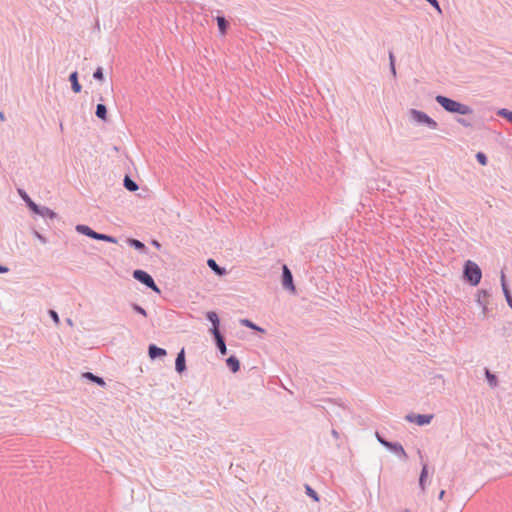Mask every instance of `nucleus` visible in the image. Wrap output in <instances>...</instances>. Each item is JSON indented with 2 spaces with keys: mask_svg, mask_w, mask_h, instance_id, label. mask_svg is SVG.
<instances>
[{
  "mask_svg": "<svg viewBox=\"0 0 512 512\" xmlns=\"http://www.w3.org/2000/svg\"><path fill=\"white\" fill-rule=\"evenodd\" d=\"M407 120L413 127L426 130L438 129V123L432 117H430L427 113L415 108H410L407 111Z\"/></svg>",
  "mask_w": 512,
  "mask_h": 512,
  "instance_id": "f257e3e1",
  "label": "nucleus"
},
{
  "mask_svg": "<svg viewBox=\"0 0 512 512\" xmlns=\"http://www.w3.org/2000/svg\"><path fill=\"white\" fill-rule=\"evenodd\" d=\"M437 102L448 112L461 115L472 114L473 110L468 105L462 104L452 98H435Z\"/></svg>",
  "mask_w": 512,
  "mask_h": 512,
  "instance_id": "f03ea898",
  "label": "nucleus"
},
{
  "mask_svg": "<svg viewBox=\"0 0 512 512\" xmlns=\"http://www.w3.org/2000/svg\"><path fill=\"white\" fill-rule=\"evenodd\" d=\"M463 277L472 286H477L482 278L480 267L473 261L467 260L464 264Z\"/></svg>",
  "mask_w": 512,
  "mask_h": 512,
  "instance_id": "7ed1b4c3",
  "label": "nucleus"
},
{
  "mask_svg": "<svg viewBox=\"0 0 512 512\" xmlns=\"http://www.w3.org/2000/svg\"><path fill=\"white\" fill-rule=\"evenodd\" d=\"M133 277L141 284L145 285L147 288L151 289L156 293H160V289L155 283L153 277L146 271L141 269H136L133 271Z\"/></svg>",
  "mask_w": 512,
  "mask_h": 512,
  "instance_id": "20e7f679",
  "label": "nucleus"
},
{
  "mask_svg": "<svg viewBox=\"0 0 512 512\" xmlns=\"http://www.w3.org/2000/svg\"><path fill=\"white\" fill-rule=\"evenodd\" d=\"M282 286L291 293L296 292L292 272L285 264L282 266Z\"/></svg>",
  "mask_w": 512,
  "mask_h": 512,
  "instance_id": "39448f33",
  "label": "nucleus"
},
{
  "mask_svg": "<svg viewBox=\"0 0 512 512\" xmlns=\"http://www.w3.org/2000/svg\"><path fill=\"white\" fill-rule=\"evenodd\" d=\"M382 446H384L387 450L395 454L401 460H407L408 456L405 452L403 446L399 442H382Z\"/></svg>",
  "mask_w": 512,
  "mask_h": 512,
  "instance_id": "423d86ee",
  "label": "nucleus"
},
{
  "mask_svg": "<svg viewBox=\"0 0 512 512\" xmlns=\"http://www.w3.org/2000/svg\"><path fill=\"white\" fill-rule=\"evenodd\" d=\"M405 419L408 422L416 423L419 426H424V425H428V424L431 423V421L433 419V415L432 414H414V413H410V414L405 416Z\"/></svg>",
  "mask_w": 512,
  "mask_h": 512,
  "instance_id": "0eeeda50",
  "label": "nucleus"
},
{
  "mask_svg": "<svg viewBox=\"0 0 512 512\" xmlns=\"http://www.w3.org/2000/svg\"><path fill=\"white\" fill-rule=\"evenodd\" d=\"M175 370L181 374L183 373L185 370H186V359H185V351H184V348H182L177 356H176V360H175Z\"/></svg>",
  "mask_w": 512,
  "mask_h": 512,
  "instance_id": "6e6552de",
  "label": "nucleus"
},
{
  "mask_svg": "<svg viewBox=\"0 0 512 512\" xmlns=\"http://www.w3.org/2000/svg\"><path fill=\"white\" fill-rule=\"evenodd\" d=\"M500 280H501V287H502L503 294L505 296V300H506L508 306L512 309V294L507 285L506 277H505V274L503 271H501Z\"/></svg>",
  "mask_w": 512,
  "mask_h": 512,
  "instance_id": "1a4fd4ad",
  "label": "nucleus"
},
{
  "mask_svg": "<svg viewBox=\"0 0 512 512\" xmlns=\"http://www.w3.org/2000/svg\"><path fill=\"white\" fill-rule=\"evenodd\" d=\"M488 296H489L488 291L484 290V289L478 291V293H477L476 303L481 307L483 315H486V313L488 311L487 302H486V298Z\"/></svg>",
  "mask_w": 512,
  "mask_h": 512,
  "instance_id": "9d476101",
  "label": "nucleus"
},
{
  "mask_svg": "<svg viewBox=\"0 0 512 512\" xmlns=\"http://www.w3.org/2000/svg\"><path fill=\"white\" fill-rule=\"evenodd\" d=\"M212 335L215 340V345H216L217 349L219 350L220 354L226 355L227 347H226L224 336L221 334V332L212 333Z\"/></svg>",
  "mask_w": 512,
  "mask_h": 512,
  "instance_id": "9b49d317",
  "label": "nucleus"
},
{
  "mask_svg": "<svg viewBox=\"0 0 512 512\" xmlns=\"http://www.w3.org/2000/svg\"><path fill=\"white\" fill-rule=\"evenodd\" d=\"M206 319L211 322L212 328L210 329L211 333L220 332L219 326H220V319L216 312L209 311L206 314Z\"/></svg>",
  "mask_w": 512,
  "mask_h": 512,
  "instance_id": "f8f14e48",
  "label": "nucleus"
},
{
  "mask_svg": "<svg viewBox=\"0 0 512 512\" xmlns=\"http://www.w3.org/2000/svg\"><path fill=\"white\" fill-rule=\"evenodd\" d=\"M167 352L164 348H160L155 344H150L148 347V355L152 360L166 356Z\"/></svg>",
  "mask_w": 512,
  "mask_h": 512,
  "instance_id": "ddd939ff",
  "label": "nucleus"
},
{
  "mask_svg": "<svg viewBox=\"0 0 512 512\" xmlns=\"http://www.w3.org/2000/svg\"><path fill=\"white\" fill-rule=\"evenodd\" d=\"M35 214H38L44 218L54 219L57 217V214L51 210L50 208L46 206H40L38 205V209L36 211H33Z\"/></svg>",
  "mask_w": 512,
  "mask_h": 512,
  "instance_id": "4468645a",
  "label": "nucleus"
},
{
  "mask_svg": "<svg viewBox=\"0 0 512 512\" xmlns=\"http://www.w3.org/2000/svg\"><path fill=\"white\" fill-rule=\"evenodd\" d=\"M18 193L20 195V197L22 198V200L26 203V205L28 206V208L31 210V211H36V209H38V204H36L30 197L29 195L26 193L25 190L23 189H18Z\"/></svg>",
  "mask_w": 512,
  "mask_h": 512,
  "instance_id": "2eb2a0df",
  "label": "nucleus"
},
{
  "mask_svg": "<svg viewBox=\"0 0 512 512\" xmlns=\"http://www.w3.org/2000/svg\"><path fill=\"white\" fill-rule=\"evenodd\" d=\"M75 229L78 233L83 234L89 238H92V239L96 238L97 232L94 231L91 227H89L87 225L78 224Z\"/></svg>",
  "mask_w": 512,
  "mask_h": 512,
  "instance_id": "dca6fc26",
  "label": "nucleus"
},
{
  "mask_svg": "<svg viewBox=\"0 0 512 512\" xmlns=\"http://www.w3.org/2000/svg\"><path fill=\"white\" fill-rule=\"evenodd\" d=\"M208 267L218 276H223L227 273L224 267L219 266L216 261L212 258L207 260Z\"/></svg>",
  "mask_w": 512,
  "mask_h": 512,
  "instance_id": "f3484780",
  "label": "nucleus"
},
{
  "mask_svg": "<svg viewBox=\"0 0 512 512\" xmlns=\"http://www.w3.org/2000/svg\"><path fill=\"white\" fill-rule=\"evenodd\" d=\"M427 477H428V465L426 463H424L422 465V469H421L420 476H419V487H420L422 493H424L426 490Z\"/></svg>",
  "mask_w": 512,
  "mask_h": 512,
  "instance_id": "a211bd4d",
  "label": "nucleus"
},
{
  "mask_svg": "<svg viewBox=\"0 0 512 512\" xmlns=\"http://www.w3.org/2000/svg\"><path fill=\"white\" fill-rule=\"evenodd\" d=\"M69 81L71 82V88H72V91L75 93V94H78L81 92V89H82V86L81 84L79 83V80H78V73L77 71H74L70 74L69 76Z\"/></svg>",
  "mask_w": 512,
  "mask_h": 512,
  "instance_id": "6ab92c4d",
  "label": "nucleus"
},
{
  "mask_svg": "<svg viewBox=\"0 0 512 512\" xmlns=\"http://www.w3.org/2000/svg\"><path fill=\"white\" fill-rule=\"evenodd\" d=\"M82 377L87 380H90L93 383H96L97 385H99L101 387H104L106 385V382L102 377L97 376V375L93 374L92 372H85L82 374Z\"/></svg>",
  "mask_w": 512,
  "mask_h": 512,
  "instance_id": "aec40b11",
  "label": "nucleus"
},
{
  "mask_svg": "<svg viewBox=\"0 0 512 512\" xmlns=\"http://www.w3.org/2000/svg\"><path fill=\"white\" fill-rule=\"evenodd\" d=\"M226 364L233 373H236L240 370V361L234 355H231L226 359Z\"/></svg>",
  "mask_w": 512,
  "mask_h": 512,
  "instance_id": "412c9836",
  "label": "nucleus"
},
{
  "mask_svg": "<svg viewBox=\"0 0 512 512\" xmlns=\"http://www.w3.org/2000/svg\"><path fill=\"white\" fill-rule=\"evenodd\" d=\"M484 374H485L486 380L488 382V385L491 388H495L498 386L497 376L495 374H493L488 368L484 369Z\"/></svg>",
  "mask_w": 512,
  "mask_h": 512,
  "instance_id": "4be33fe9",
  "label": "nucleus"
},
{
  "mask_svg": "<svg viewBox=\"0 0 512 512\" xmlns=\"http://www.w3.org/2000/svg\"><path fill=\"white\" fill-rule=\"evenodd\" d=\"M216 21H217V24H218V28H219V31L222 35L226 34L227 32V29L229 27V22L225 19L224 16H220L218 15L216 17Z\"/></svg>",
  "mask_w": 512,
  "mask_h": 512,
  "instance_id": "5701e85b",
  "label": "nucleus"
},
{
  "mask_svg": "<svg viewBox=\"0 0 512 512\" xmlns=\"http://www.w3.org/2000/svg\"><path fill=\"white\" fill-rule=\"evenodd\" d=\"M95 114H96V116L99 119L105 121L106 118H107V107H106V105L103 104V103L97 104Z\"/></svg>",
  "mask_w": 512,
  "mask_h": 512,
  "instance_id": "b1692460",
  "label": "nucleus"
},
{
  "mask_svg": "<svg viewBox=\"0 0 512 512\" xmlns=\"http://www.w3.org/2000/svg\"><path fill=\"white\" fill-rule=\"evenodd\" d=\"M123 184L124 187L130 192H134L139 188L137 183L134 180H132L129 176H125Z\"/></svg>",
  "mask_w": 512,
  "mask_h": 512,
  "instance_id": "393cba45",
  "label": "nucleus"
},
{
  "mask_svg": "<svg viewBox=\"0 0 512 512\" xmlns=\"http://www.w3.org/2000/svg\"><path fill=\"white\" fill-rule=\"evenodd\" d=\"M129 246L133 247L135 250H138L140 252H145L146 246L143 242H141L138 239L130 238L128 239Z\"/></svg>",
  "mask_w": 512,
  "mask_h": 512,
  "instance_id": "a878e982",
  "label": "nucleus"
},
{
  "mask_svg": "<svg viewBox=\"0 0 512 512\" xmlns=\"http://www.w3.org/2000/svg\"><path fill=\"white\" fill-rule=\"evenodd\" d=\"M94 239L99 240V241L113 243V244L117 243V239L115 237L107 235V234L99 233V232H97L96 238H94Z\"/></svg>",
  "mask_w": 512,
  "mask_h": 512,
  "instance_id": "bb28decb",
  "label": "nucleus"
},
{
  "mask_svg": "<svg viewBox=\"0 0 512 512\" xmlns=\"http://www.w3.org/2000/svg\"><path fill=\"white\" fill-rule=\"evenodd\" d=\"M240 323L247 327V328H250L252 330H256V331H259V332H264V329H262L261 327H259L258 325H256L255 323H253L251 320L249 319H242L240 321Z\"/></svg>",
  "mask_w": 512,
  "mask_h": 512,
  "instance_id": "cd10ccee",
  "label": "nucleus"
},
{
  "mask_svg": "<svg viewBox=\"0 0 512 512\" xmlns=\"http://www.w3.org/2000/svg\"><path fill=\"white\" fill-rule=\"evenodd\" d=\"M305 493L307 494V496L312 498L314 501L319 502L318 493L308 484H305Z\"/></svg>",
  "mask_w": 512,
  "mask_h": 512,
  "instance_id": "c85d7f7f",
  "label": "nucleus"
},
{
  "mask_svg": "<svg viewBox=\"0 0 512 512\" xmlns=\"http://www.w3.org/2000/svg\"><path fill=\"white\" fill-rule=\"evenodd\" d=\"M497 114L503 118H505L507 121H509L510 123H512V111L506 109V108H501L498 110Z\"/></svg>",
  "mask_w": 512,
  "mask_h": 512,
  "instance_id": "c756f323",
  "label": "nucleus"
},
{
  "mask_svg": "<svg viewBox=\"0 0 512 512\" xmlns=\"http://www.w3.org/2000/svg\"><path fill=\"white\" fill-rule=\"evenodd\" d=\"M476 160H477V162H478L479 164H481V165H483V166H485V165L487 164V162H488L487 156H486V154H485V153H483V152H478V153L476 154Z\"/></svg>",
  "mask_w": 512,
  "mask_h": 512,
  "instance_id": "7c9ffc66",
  "label": "nucleus"
},
{
  "mask_svg": "<svg viewBox=\"0 0 512 512\" xmlns=\"http://www.w3.org/2000/svg\"><path fill=\"white\" fill-rule=\"evenodd\" d=\"M93 78L97 81H103L104 80V73H103V68L102 67H98L94 73H93Z\"/></svg>",
  "mask_w": 512,
  "mask_h": 512,
  "instance_id": "2f4dec72",
  "label": "nucleus"
},
{
  "mask_svg": "<svg viewBox=\"0 0 512 512\" xmlns=\"http://www.w3.org/2000/svg\"><path fill=\"white\" fill-rule=\"evenodd\" d=\"M131 307H132V309H133L136 313H138V314H140V315H142V316H144V317H146V316H147V312H146V310H145L143 307H141L140 305H138V304H136V303H132V304H131Z\"/></svg>",
  "mask_w": 512,
  "mask_h": 512,
  "instance_id": "473e14b6",
  "label": "nucleus"
},
{
  "mask_svg": "<svg viewBox=\"0 0 512 512\" xmlns=\"http://www.w3.org/2000/svg\"><path fill=\"white\" fill-rule=\"evenodd\" d=\"M456 121L464 127H472V122L467 118L458 117L456 118Z\"/></svg>",
  "mask_w": 512,
  "mask_h": 512,
  "instance_id": "72a5a7b5",
  "label": "nucleus"
},
{
  "mask_svg": "<svg viewBox=\"0 0 512 512\" xmlns=\"http://www.w3.org/2000/svg\"><path fill=\"white\" fill-rule=\"evenodd\" d=\"M48 314H49V316L51 317V319L53 320V322H54L55 324H57V325H58V324L60 323L59 315H58V313H57L55 310L50 309V310L48 311Z\"/></svg>",
  "mask_w": 512,
  "mask_h": 512,
  "instance_id": "f704fd0d",
  "label": "nucleus"
},
{
  "mask_svg": "<svg viewBox=\"0 0 512 512\" xmlns=\"http://www.w3.org/2000/svg\"><path fill=\"white\" fill-rule=\"evenodd\" d=\"M432 7H434L435 9H437L439 12H441V8H440V5H439V2L438 0H426Z\"/></svg>",
  "mask_w": 512,
  "mask_h": 512,
  "instance_id": "c9c22d12",
  "label": "nucleus"
},
{
  "mask_svg": "<svg viewBox=\"0 0 512 512\" xmlns=\"http://www.w3.org/2000/svg\"><path fill=\"white\" fill-rule=\"evenodd\" d=\"M376 438L378 440V442L382 445V442H388V440H386L379 432H376Z\"/></svg>",
  "mask_w": 512,
  "mask_h": 512,
  "instance_id": "e433bc0d",
  "label": "nucleus"
},
{
  "mask_svg": "<svg viewBox=\"0 0 512 512\" xmlns=\"http://www.w3.org/2000/svg\"><path fill=\"white\" fill-rule=\"evenodd\" d=\"M35 236L38 238V240H40L42 243H46L47 240L44 236H42L39 232L35 231Z\"/></svg>",
  "mask_w": 512,
  "mask_h": 512,
  "instance_id": "4c0bfd02",
  "label": "nucleus"
},
{
  "mask_svg": "<svg viewBox=\"0 0 512 512\" xmlns=\"http://www.w3.org/2000/svg\"><path fill=\"white\" fill-rule=\"evenodd\" d=\"M7 272H9V268L0 264V274H5Z\"/></svg>",
  "mask_w": 512,
  "mask_h": 512,
  "instance_id": "58836bf2",
  "label": "nucleus"
},
{
  "mask_svg": "<svg viewBox=\"0 0 512 512\" xmlns=\"http://www.w3.org/2000/svg\"><path fill=\"white\" fill-rule=\"evenodd\" d=\"M390 69H391L392 74L395 76L396 75L395 63H390Z\"/></svg>",
  "mask_w": 512,
  "mask_h": 512,
  "instance_id": "ea45409f",
  "label": "nucleus"
},
{
  "mask_svg": "<svg viewBox=\"0 0 512 512\" xmlns=\"http://www.w3.org/2000/svg\"><path fill=\"white\" fill-rule=\"evenodd\" d=\"M389 60H390V63H395V58H394V55L392 52L389 53Z\"/></svg>",
  "mask_w": 512,
  "mask_h": 512,
  "instance_id": "a19ab883",
  "label": "nucleus"
},
{
  "mask_svg": "<svg viewBox=\"0 0 512 512\" xmlns=\"http://www.w3.org/2000/svg\"><path fill=\"white\" fill-rule=\"evenodd\" d=\"M444 495H445V490H441L439 495H438V499L442 500L444 498Z\"/></svg>",
  "mask_w": 512,
  "mask_h": 512,
  "instance_id": "79ce46f5",
  "label": "nucleus"
},
{
  "mask_svg": "<svg viewBox=\"0 0 512 512\" xmlns=\"http://www.w3.org/2000/svg\"><path fill=\"white\" fill-rule=\"evenodd\" d=\"M0 120L1 121H4L5 120V114L4 112L0 111Z\"/></svg>",
  "mask_w": 512,
  "mask_h": 512,
  "instance_id": "37998d69",
  "label": "nucleus"
},
{
  "mask_svg": "<svg viewBox=\"0 0 512 512\" xmlns=\"http://www.w3.org/2000/svg\"><path fill=\"white\" fill-rule=\"evenodd\" d=\"M153 245L157 248H160V243L158 241H153Z\"/></svg>",
  "mask_w": 512,
  "mask_h": 512,
  "instance_id": "c03bdc74",
  "label": "nucleus"
},
{
  "mask_svg": "<svg viewBox=\"0 0 512 512\" xmlns=\"http://www.w3.org/2000/svg\"><path fill=\"white\" fill-rule=\"evenodd\" d=\"M332 434H333L334 437H338V433H337L336 430H332Z\"/></svg>",
  "mask_w": 512,
  "mask_h": 512,
  "instance_id": "a18cd8bd",
  "label": "nucleus"
},
{
  "mask_svg": "<svg viewBox=\"0 0 512 512\" xmlns=\"http://www.w3.org/2000/svg\"><path fill=\"white\" fill-rule=\"evenodd\" d=\"M67 324L72 325V320L70 318L67 319Z\"/></svg>",
  "mask_w": 512,
  "mask_h": 512,
  "instance_id": "49530a36",
  "label": "nucleus"
},
{
  "mask_svg": "<svg viewBox=\"0 0 512 512\" xmlns=\"http://www.w3.org/2000/svg\"><path fill=\"white\" fill-rule=\"evenodd\" d=\"M399 512H410V511L408 509H403V510H401Z\"/></svg>",
  "mask_w": 512,
  "mask_h": 512,
  "instance_id": "de8ad7c7",
  "label": "nucleus"
}]
</instances>
